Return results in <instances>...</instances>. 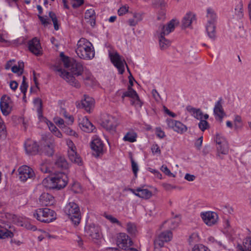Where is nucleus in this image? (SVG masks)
I'll return each instance as SVG.
<instances>
[{
	"instance_id": "nucleus-12",
	"label": "nucleus",
	"mask_w": 251,
	"mask_h": 251,
	"mask_svg": "<svg viewBox=\"0 0 251 251\" xmlns=\"http://www.w3.org/2000/svg\"><path fill=\"white\" fill-rule=\"evenodd\" d=\"M101 125L107 130L115 131L117 126V120L112 116L105 115L103 116Z\"/></svg>"
},
{
	"instance_id": "nucleus-48",
	"label": "nucleus",
	"mask_w": 251,
	"mask_h": 251,
	"mask_svg": "<svg viewBox=\"0 0 251 251\" xmlns=\"http://www.w3.org/2000/svg\"><path fill=\"white\" fill-rule=\"evenodd\" d=\"M199 127L201 131H204L209 127V124L205 119L203 120L202 119L200 120L199 123Z\"/></svg>"
},
{
	"instance_id": "nucleus-19",
	"label": "nucleus",
	"mask_w": 251,
	"mask_h": 251,
	"mask_svg": "<svg viewBox=\"0 0 251 251\" xmlns=\"http://www.w3.org/2000/svg\"><path fill=\"white\" fill-rule=\"evenodd\" d=\"M172 237V233L170 231L162 232L154 241L155 248H161L163 247L164 243L170 241Z\"/></svg>"
},
{
	"instance_id": "nucleus-28",
	"label": "nucleus",
	"mask_w": 251,
	"mask_h": 251,
	"mask_svg": "<svg viewBox=\"0 0 251 251\" xmlns=\"http://www.w3.org/2000/svg\"><path fill=\"white\" fill-rule=\"evenodd\" d=\"M195 21H196L195 14L191 12H188L183 18L182 25L184 28L189 27Z\"/></svg>"
},
{
	"instance_id": "nucleus-45",
	"label": "nucleus",
	"mask_w": 251,
	"mask_h": 251,
	"mask_svg": "<svg viewBox=\"0 0 251 251\" xmlns=\"http://www.w3.org/2000/svg\"><path fill=\"white\" fill-rule=\"evenodd\" d=\"M104 216L109 220L112 224H116L117 225L122 226V225L121 223L116 218L114 217L111 215H108L104 214Z\"/></svg>"
},
{
	"instance_id": "nucleus-33",
	"label": "nucleus",
	"mask_w": 251,
	"mask_h": 251,
	"mask_svg": "<svg viewBox=\"0 0 251 251\" xmlns=\"http://www.w3.org/2000/svg\"><path fill=\"white\" fill-rule=\"evenodd\" d=\"M68 166V163L64 157L59 156L56 158L54 163L55 168L60 169H66Z\"/></svg>"
},
{
	"instance_id": "nucleus-3",
	"label": "nucleus",
	"mask_w": 251,
	"mask_h": 251,
	"mask_svg": "<svg viewBox=\"0 0 251 251\" xmlns=\"http://www.w3.org/2000/svg\"><path fill=\"white\" fill-rule=\"evenodd\" d=\"M60 56L64 67L68 68L73 75L76 76L82 75L84 68L81 63L65 56L63 52L60 53Z\"/></svg>"
},
{
	"instance_id": "nucleus-62",
	"label": "nucleus",
	"mask_w": 251,
	"mask_h": 251,
	"mask_svg": "<svg viewBox=\"0 0 251 251\" xmlns=\"http://www.w3.org/2000/svg\"><path fill=\"white\" fill-rule=\"evenodd\" d=\"M75 241L77 242V246L81 248H83V241L82 240V239L78 236H77L76 237V239L75 240Z\"/></svg>"
},
{
	"instance_id": "nucleus-53",
	"label": "nucleus",
	"mask_w": 251,
	"mask_h": 251,
	"mask_svg": "<svg viewBox=\"0 0 251 251\" xmlns=\"http://www.w3.org/2000/svg\"><path fill=\"white\" fill-rule=\"evenodd\" d=\"M54 122L61 129H62L65 126V125L64 124V121L63 120V119H62L60 118H57L55 119Z\"/></svg>"
},
{
	"instance_id": "nucleus-21",
	"label": "nucleus",
	"mask_w": 251,
	"mask_h": 251,
	"mask_svg": "<svg viewBox=\"0 0 251 251\" xmlns=\"http://www.w3.org/2000/svg\"><path fill=\"white\" fill-rule=\"evenodd\" d=\"M166 123L169 128L178 133H182L187 131V127L179 121L169 119L166 120Z\"/></svg>"
},
{
	"instance_id": "nucleus-2",
	"label": "nucleus",
	"mask_w": 251,
	"mask_h": 251,
	"mask_svg": "<svg viewBox=\"0 0 251 251\" xmlns=\"http://www.w3.org/2000/svg\"><path fill=\"white\" fill-rule=\"evenodd\" d=\"M175 21L173 20L168 24L167 26L160 25L158 27L157 34L159 38V46L162 50L167 49L171 45L170 41L165 38L164 36L174 30L175 26Z\"/></svg>"
},
{
	"instance_id": "nucleus-9",
	"label": "nucleus",
	"mask_w": 251,
	"mask_h": 251,
	"mask_svg": "<svg viewBox=\"0 0 251 251\" xmlns=\"http://www.w3.org/2000/svg\"><path fill=\"white\" fill-rule=\"evenodd\" d=\"M54 71L58 73V75L66 80L70 85L76 87L78 88L80 87V84L76 80L75 77L70 74L68 72H66L64 69L60 68L58 67L55 66L54 67Z\"/></svg>"
},
{
	"instance_id": "nucleus-39",
	"label": "nucleus",
	"mask_w": 251,
	"mask_h": 251,
	"mask_svg": "<svg viewBox=\"0 0 251 251\" xmlns=\"http://www.w3.org/2000/svg\"><path fill=\"white\" fill-rule=\"evenodd\" d=\"M11 70L14 73H17L19 75H21L24 70V63L19 62V66H14L11 68Z\"/></svg>"
},
{
	"instance_id": "nucleus-15",
	"label": "nucleus",
	"mask_w": 251,
	"mask_h": 251,
	"mask_svg": "<svg viewBox=\"0 0 251 251\" xmlns=\"http://www.w3.org/2000/svg\"><path fill=\"white\" fill-rule=\"evenodd\" d=\"M201 217L204 223L208 226L215 225L218 220V214L212 211H206L201 213Z\"/></svg>"
},
{
	"instance_id": "nucleus-11",
	"label": "nucleus",
	"mask_w": 251,
	"mask_h": 251,
	"mask_svg": "<svg viewBox=\"0 0 251 251\" xmlns=\"http://www.w3.org/2000/svg\"><path fill=\"white\" fill-rule=\"evenodd\" d=\"M85 233L86 236L91 237L93 240H99L101 237L100 227L94 224L86 225Z\"/></svg>"
},
{
	"instance_id": "nucleus-58",
	"label": "nucleus",
	"mask_w": 251,
	"mask_h": 251,
	"mask_svg": "<svg viewBox=\"0 0 251 251\" xmlns=\"http://www.w3.org/2000/svg\"><path fill=\"white\" fill-rule=\"evenodd\" d=\"M156 134L160 138H163L165 137V133L161 130L160 128H157L156 130Z\"/></svg>"
},
{
	"instance_id": "nucleus-49",
	"label": "nucleus",
	"mask_w": 251,
	"mask_h": 251,
	"mask_svg": "<svg viewBox=\"0 0 251 251\" xmlns=\"http://www.w3.org/2000/svg\"><path fill=\"white\" fill-rule=\"evenodd\" d=\"M129 7L127 5H125L120 7L118 11V14L119 16H122L127 13L128 11Z\"/></svg>"
},
{
	"instance_id": "nucleus-59",
	"label": "nucleus",
	"mask_w": 251,
	"mask_h": 251,
	"mask_svg": "<svg viewBox=\"0 0 251 251\" xmlns=\"http://www.w3.org/2000/svg\"><path fill=\"white\" fill-rule=\"evenodd\" d=\"M161 170L166 175L172 176L173 174L171 172L170 170L167 168L166 166L163 165L161 167Z\"/></svg>"
},
{
	"instance_id": "nucleus-22",
	"label": "nucleus",
	"mask_w": 251,
	"mask_h": 251,
	"mask_svg": "<svg viewBox=\"0 0 251 251\" xmlns=\"http://www.w3.org/2000/svg\"><path fill=\"white\" fill-rule=\"evenodd\" d=\"M29 50L36 55H39L42 53V48L39 40L35 37L30 40L28 43Z\"/></svg>"
},
{
	"instance_id": "nucleus-27",
	"label": "nucleus",
	"mask_w": 251,
	"mask_h": 251,
	"mask_svg": "<svg viewBox=\"0 0 251 251\" xmlns=\"http://www.w3.org/2000/svg\"><path fill=\"white\" fill-rule=\"evenodd\" d=\"M39 201L43 206L52 205L54 203V198L49 193H43L40 197Z\"/></svg>"
},
{
	"instance_id": "nucleus-52",
	"label": "nucleus",
	"mask_w": 251,
	"mask_h": 251,
	"mask_svg": "<svg viewBox=\"0 0 251 251\" xmlns=\"http://www.w3.org/2000/svg\"><path fill=\"white\" fill-rule=\"evenodd\" d=\"M242 119L240 116L236 115L234 119V126L236 128L241 126Z\"/></svg>"
},
{
	"instance_id": "nucleus-26",
	"label": "nucleus",
	"mask_w": 251,
	"mask_h": 251,
	"mask_svg": "<svg viewBox=\"0 0 251 251\" xmlns=\"http://www.w3.org/2000/svg\"><path fill=\"white\" fill-rule=\"evenodd\" d=\"M214 115L218 117L219 120L221 122L223 118L225 116L224 109L222 106V99L220 98L219 100L215 103L214 108Z\"/></svg>"
},
{
	"instance_id": "nucleus-29",
	"label": "nucleus",
	"mask_w": 251,
	"mask_h": 251,
	"mask_svg": "<svg viewBox=\"0 0 251 251\" xmlns=\"http://www.w3.org/2000/svg\"><path fill=\"white\" fill-rule=\"evenodd\" d=\"M82 107L85 108L88 112H90L91 109L94 106V100L88 96H84V99L81 100Z\"/></svg>"
},
{
	"instance_id": "nucleus-40",
	"label": "nucleus",
	"mask_w": 251,
	"mask_h": 251,
	"mask_svg": "<svg viewBox=\"0 0 251 251\" xmlns=\"http://www.w3.org/2000/svg\"><path fill=\"white\" fill-rule=\"evenodd\" d=\"M242 251H251V236L248 237L243 242Z\"/></svg>"
},
{
	"instance_id": "nucleus-37",
	"label": "nucleus",
	"mask_w": 251,
	"mask_h": 251,
	"mask_svg": "<svg viewBox=\"0 0 251 251\" xmlns=\"http://www.w3.org/2000/svg\"><path fill=\"white\" fill-rule=\"evenodd\" d=\"M126 230L127 232L131 235H135L137 231L136 225L135 224L131 222H128L127 223Z\"/></svg>"
},
{
	"instance_id": "nucleus-16",
	"label": "nucleus",
	"mask_w": 251,
	"mask_h": 251,
	"mask_svg": "<svg viewBox=\"0 0 251 251\" xmlns=\"http://www.w3.org/2000/svg\"><path fill=\"white\" fill-rule=\"evenodd\" d=\"M125 97H129L132 99L131 100L132 105H138L140 107L142 106V103L137 92L131 86H128L127 91L123 92L122 95L123 100Z\"/></svg>"
},
{
	"instance_id": "nucleus-1",
	"label": "nucleus",
	"mask_w": 251,
	"mask_h": 251,
	"mask_svg": "<svg viewBox=\"0 0 251 251\" xmlns=\"http://www.w3.org/2000/svg\"><path fill=\"white\" fill-rule=\"evenodd\" d=\"M75 51L77 56L82 59L90 60L95 56L93 44L84 38H81L78 41Z\"/></svg>"
},
{
	"instance_id": "nucleus-23",
	"label": "nucleus",
	"mask_w": 251,
	"mask_h": 251,
	"mask_svg": "<svg viewBox=\"0 0 251 251\" xmlns=\"http://www.w3.org/2000/svg\"><path fill=\"white\" fill-rule=\"evenodd\" d=\"M25 150L27 153L36 154L39 151V146L37 143L31 140H27L25 144Z\"/></svg>"
},
{
	"instance_id": "nucleus-64",
	"label": "nucleus",
	"mask_w": 251,
	"mask_h": 251,
	"mask_svg": "<svg viewBox=\"0 0 251 251\" xmlns=\"http://www.w3.org/2000/svg\"><path fill=\"white\" fill-rule=\"evenodd\" d=\"M18 86V83L15 81H12L10 83V87L11 89L15 90L17 89Z\"/></svg>"
},
{
	"instance_id": "nucleus-34",
	"label": "nucleus",
	"mask_w": 251,
	"mask_h": 251,
	"mask_svg": "<svg viewBox=\"0 0 251 251\" xmlns=\"http://www.w3.org/2000/svg\"><path fill=\"white\" fill-rule=\"evenodd\" d=\"M42 184L45 187L48 189H56V186H55L52 176L44 179L42 181Z\"/></svg>"
},
{
	"instance_id": "nucleus-30",
	"label": "nucleus",
	"mask_w": 251,
	"mask_h": 251,
	"mask_svg": "<svg viewBox=\"0 0 251 251\" xmlns=\"http://www.w3.org/2000/svg\"><path fill=\"white\" fill-rule=\"evenodd\" d=\"M187 110L190 112L192 115L198 120H201L204 119L206 120L208 118L209 116L208 114H203V113L200 109H196L193 107H187Z\"/></svg>"
},
{
	"instance_id": "nucleus-7",
	"label": "nucleus",
	"mask_w": 251,
	"mask_h": 251,
	"mask_svg": "<svg viewBox=\"0 0 251 251\" xmlns=\"http://www.w3.org/2000/svg\"><path fill=\"white\" fill-rule=\"evenodd\" d=\"M42 153L49 156H52L54 153V140L50 135H42L41 140Z\"/></svg>"
},
{
	"instance_id": "nucleus-10",
	"label": "nucleus",
	"mask_w": 251,
	"mask_h": 251,
	"mask_svg": "<svg viewBox=\"0 0 251 251\" xmlns=\"http://www.w3.org/2000/svg\"><path fill=\"white\" fill-rule=\"evenodd\" d=\"M109 57L110 58L111 61L116 67L119 73L120 74H123L125 72V64H126V62L124 59L117 52L114 53H110Z\"/></svg>"
},
{
	"instance_id": "nucleus-46",
	"label": "nucleus",
	"mask_w": 251,
	"mask_h": 251,
	"mask_svg": "<svg viewBox=\"0 0 251 251\" xmlns=\"http://www.w3.org/2000/svg\"><path fill=\"white\" fill-rule=\"evenodd\" d=\"M192 251H210V250L202 244H197L194 246Z\"/></svg>"
},
{
	"instance_id": "nucleus-18",
	"label": "nucleus",
	"mask_w": 251,
	"mask_h": 251,
	"mask_svg": "<svg viewBox=\"0 0 251 251\" xmlns=\"http://www.w3.org/2000/svg\"><path fill=\"white\" fill-rule=\"evenodd\" d=\"M116 244L119 248L126 250L132 245V241L125 233H119L117 237Z\"/></svg>"
},
{
	"instance_id": "nucleus-63",
	"label": "nucleus",
	"mask_w": 251,
	"mask_h": 251,
	"mask_svg": "<svg viewBox=\"0 0 251 251\" xmlns=\"http://www.w3.org/2000/svg\"><path fill=\"white\" fill-rule=\"evenodd\" d=\"M27 87H28L27 84H21V85L20 86V90H21V92L25 95V94Z\"/></svg>"
},
{
	"instance_id": "nucleus-25",
	"label": "nucleus",
	"mask_w": 251,
	"mask_h": 251,
	"mask_svg": "<svg viewBox=\"0 0 251 251\" xmlns=\"http://www.w3.org/2000/svg\"><path fill=\"white\" fill-rule=\"evenodd\" d=\"M79 125L81 129L86 132H93L95 129L94 126L86 117L79 119Z\"/></svg>"
},
{
	"instance_id": "nucleus-13",
	"label": "nucleus",
	"mask_w": 251,
	"mask_h": 251,
	"mask_svg": "<svg viewBox=\"0 0 251 251\" xmlns=\"http://www.w3.org/2000/svg\"><path fill=\"white\" fill-rule=\"evenodd\" d=\"M13 102L11 98L7 96L1 97L0 102V108L2 113L4 116L8 115L12 111Z\"/></svg>"
},
{
	"instance_id": "nucleus-24",
	"label": "nucleus",
	"mask_w": 251,
	"mask_h": 251,
	"mask_svg": "<svg viewBox=\"0 0 251 251\" xmlns=\"http://www.w3.org/2000/svg\"><path fill=\"white\" fill-rule=\"evenodd\" d=\"M68 157L69 159L75 163L81 165L82 163L81 159L76 151V147L75 145L71 147H68Z\"/></svg>"
},
{
	"instance_id": "nucleus-61",
	"label": "nucleus",
	"mask_w": 251,
	"mask_h": 251,
	"mask_svg": "<svg viewBox=\"0 0 251 251\" xmlns=\"http://www.w3.org/2000/svg\"><path fill=\"white\" fill-rule=\"evenodd\" d=\"M185 179L189 181H193L195 178V176L189 174H186L184 177Z\"/></svg>"
},
{
	"instance_id": "nucleus-6",
	"label": "nucleus",
	"mask_w": 251,
	"mask_h": 251,
	"mask_svg": "<svg viewBox=\"0 0 251 251\" xmlns=\"http://www.w3.org/2000/svg\"><path fill=\"white\" fill-rule=\"evenodd\" d=\"M33 216L41 222L50 223L56 219L55 212L49 208H39L33 213Z\"/></svg>"
},
{
	"instance_id": "nucleus-47",
	"label": "nucleus",
	"mask_w": 251,
	"mask_h": 251,
	"mask_svg": "<svg viewBox=\"0 0 251 251\" xmlns=\"http://www.w3.org/2000/svg\"><path fill=\"white\" fill-rule=\"evenodd\" d=\"M200 240L199 235L197 232H194L189 237V242L190 244L198 242Z\"/></svg>"
},
{
	"instance_id": "nucleus-35",
	"label": "nucleus",
	"mask_w": 251,
	"mask_h": 251,
	"mask_svg": "<svg viewBox=\"0 0 251 251\" xmlns=\"http://www.w3.org/2000/svg\"><path fill=\"white\" fill-rule=\"evenodd\" d=\"M137 136V134L134 131H129L124 136L123 140L133 143L136 141Z\"/></svg>"
},
{
	"instance_id": "nucleus-43",
	"label": "nucleus",
	"mask_w": 251,
	"mask_h": 251,
	"mask_svg": "<svg viewBox=\"0 0 251 251\" xmlns=\"http://www.w3.org/2000/svg\"><path fill=\"white\" fill-rule=\"evenodd\" d=\"M215 141L217 145L223 144L224 147L226 149V142H227V141L223 136L217 134L216 136Z\"/></svg>"
},
{
	"instance_id": "nucleus-60",
	"label": "nucleus",
	"mask_w": 251,
	"mask_h": 251,
	"mask_svg": "<svg viewBox=\"0 0 251 251\" xmlns=\"http://www.w3.org/2000/svg\"><path fill=\"white\" fill-rule=\"evenodd\" d=\"M41 171L44 173H49L50 172V169L46 165L43 164L41 165Z\"/></svg>"
},
{
	"instance_id": "nucleus-4",
	"label": "nucleus",
	"mask_w": 251,
	"mask_h": 251,
	"mask_svg": "<svg viewBox=\"0 0 251 251\" xmlns=\"http://www.w3.org/2000/svg\"><path fill=\"white\" fill-rule=\"evenodd\" d=\"M207 23L206 30L208 37L212 40H215L216 37V23L217 15L214 10L211 8L206 9Z\"/></svg>"
},
{
	"instance_id": "nucleus-57",
	"label": "nucleus",
	"mask_w": 251,
	"mask_h": 251,
	"mask_svg": "<svg viewBox=\"0 0 251 251\" xmlns=\"http://www.w3.org/2000/svg\"><path fill=\"white\" fill-rule=\"evenodd\" d=\"M151 94L153 97L156 100L158 101L160 100L161 98L160 95L156 89H153L152 90Z\"/></svg>"
},
{
	"instance_id": "nucleus-55",
	"label": "nucleus",
	"mask_w": 251,
	"mask_h": 251,
	"mask_svg": "<svg viewBox=\"0 0 251 251\" xmlns=\"http://www.w3.org/2000/svg\"><path fill=\"white\" fill-rule=\"evenodd\" d=\"M151 151L153 153L159 154L161 153V151L159 146L157 144L153 145L151 147Z\"/></svg>"
},
{
	"instance_id": "nucleus-51",
	"label": "nucleus",
	"mask_w": 251,
	"mask_h": 251,
	"mask_svg": "<svg viewBox=\"0 0 251 251\" xmlns=\"http://www.w3.org/2000/svg\"><path fill=\"white\" fill-rule=\"evenodd\" d=\"M131 166L132 171L135 175V176H137V172L138 171V167L137 164L134 161L133 158L131 159Z\"/></svg>"
},
{
	"instance_id": "nucleus-56",
	"label": "nucleus",
	"mask_w": 251,
	"mask_h": 251,
	"mask_svg": "<svg viewBox=\"0 0 251 251\" xmlns=\"http://www.w3.org/2000/svg\"><path fill=\"white\" fill-rule=\"evenodd\" d=\"M202 136L200 137L199 138L197 139V140L196 141L195 143V146L199 150H200L201 147L202 145Z\"/></svg>"
},
{
	"instance_id": "nucleus-41",
	"label": "nucleus",
	"mask_w": 251,
	"mask_h": 251,
	"mask_svg": "<svg viewBox=\"0 0 251 251\" xmlns=\"http://www.w3.org/2000/svg\"><path fill=\"white\" fill-rule=\"evenodd\" d=\"M235 13L237 15V18L241 19L243 17V4L240 2L235 8Z\"/></svg>"
},
{
	"instance_id": "nucleus-20",
	"label": "nucleus",
	"mask_w": 251,
	"mask_h": 251,
	"mask_svg": "<svg viewBox=\"0 0 251 251\" xmlns=\"http://www.w3.org/2000/svg\"><path fill=\"white\" fill-rule=\"evenodd\" d=\"M91 147L93 151V154L99 156L102 153L103 151V144L101 140L97 136H94L91 143Z\"/></svg>"
},
{
	"instance_id": "nucleus-31",
	"label": "nucleus",
	"mask_w": 251,
	"mask_h": 251,
	"mask_svg": "<svg viewBox=\"0 0 251 251\" xmlns=\"http://www.w3.org/2000/svg\"><path fill=\"white\" fill-rule=\"evenodd\" d=\"M85 19L88 20L91 26H94L96 24V15L95 10L93 9H88L85 13Z\"/></svg>"
},
{
	"instance_id": "nucleus-14",
	"label": "nucleus",
	"mask_w": 251,
	"mask_h": 251,
	"mask_svg": "<svg viewBox=\"0 0 251 251\" xmlns=\"http://www.w3.org/2000/svg\"><path fill=\"white\" fill-rule=\"evenodd\" d=\"M19 176L20 180L25 181L27 179H31L35 177V173L32 168L24 165L20 167L18 169Z\"/></svg>"
},
{
	"instance_id": "nucleus-38",
	"label": "nucleus",
	"mask_w": 251,
	"mask_h": 251,
	"mask_svg": "<svg viewBox=\"0 0 251 251\" xmlns=\"http://www.w3.org/2000/svg\"><path fill=\"white\" fill-rule=\"evenodd\" d=\"M13 234L12 232L6 228L0 229V239H4L9 237H12Z\"/></svg>"
},
{
	"instance_id": "nucleus-36",
	"label": "nucleus",
	"mask_w": 251,
	"mask_h": 251,
	"mask_svg": "<svg viewBox=\"0 0 251 251\" xmlns=\"http://www.w3.org/2000/svg\"><path fill=\"white\" fill-rule=\"evenodd\" d=\"M226 149L224 147L223 144L217 146V154L221 157L220 154H227L228 152V144L227 142H226Z\"/></svg>"
},
{
	"instance_id": "nucleus-32",
	"label": "nucleus",
	"mask_w": 251,
	"mask_h": 251,
	"mask_svg": "<svg viewBox=\"0 0 251 251\" xmlns=\"http://www.w3.org/2000/svg\"><path fill=\"white\" fill-rule=\"evenodd\" d=\"M138 194L136 196L145 200H148L152 197V192L147 189L139 187L137 188Z\"/></svg>"
},
{
	"instance_id": "nucleus-8",
	"label": "nucleus",
	"mask_w": 251,
	"mask_h": 251,
	"mask_svg": "<svg viewBox=\"0 0 251 251\" xmlns=\"http://www.w3.org/2000/svg\"><path fill=\"white\" fill-rule=\"evenodd\" d=\"M34 104L36 108L38 117L40 121L45 122L47 124L50 131L52 133L56 131L58 128L54 126V125L52 122L49 121L43 115L42 102L41 100L39 98H36L34 99Z\"/></svg>"
},
{
	"instance_id": "nucleus-54",
	"label": "nucleus",
	"mask_w": 251,
	"mask_h": 251,
	"mask_svg": "<svg viewBox=\"0 0 251 251\" xmlns=\"http://www.w3.org/2000/svg\"><path fill=\"white\" fill-rule=\"evenodd\" d=\"M38 18L41 22L42 24L44 26H47L49 24H50L49 19L47 17L39 16Z\"/></svg>"
},
{
	"instance_id": "nucleus-44",
	"label": "nucleus",
	"mask_w": 251,
	"mask_h": 251,
	"mask_svg": "<svg viewBox=\"0 0 251 251\" xmlns=\"http://www.w3.org/2000/svg\"><path fill=\"white\" fill-rule=\"evenodd\" d=\"M63 131L68 135L73 136L75 137H77V133L71 128L66 126L62 129Z\"/></svg>"
},
{
	"instance_id": "nucleus-42",
	"label": "nucleus",
	"mask_w": 251,
	"mask_h": 251,
	"mask_svg": "<svg viewBox=\"0 0 251 251\" xmlns=\"http://www.w3.org/2000/svg\"><path fill=\"white\" fill-rule=\"evenodd\" d=\"M49 15L53 22L54 29L55 30H58L59 25L58 24V20L55 14L53 12L50 11L49 13Z\"/></svg>"
},
{
	"instance_id": "nucleus-50",
	"label": "nucleus",
	"mask_w": 251,
	"mask_h": 251,
	"mask_svg": "<svg viewBox=\"0 0 251 251\" xmlns=\"http://www.w3.org/2000/svg\"><path fill=\"white\" fill-rule=\"evenodd\" d=\"M72 5L73 8H76L79 7L84 3L83 0H71Z\"/></svg>"
},
{
	"instance_id": "nucleus-17",
	"label": "nucleus",
	"mask_w": 251,
	"mask_h": 251,
	"mask_svg": "<svg viewBox=\"0 0 251 251\" xmlns=\"http://www.w3.org/2000/svg\"><path fill=\"white\" fill-rule=\"evenodd\" d=\"M52 177L56 186V189L59 190L65 187L68 183V177L64 173H55Z\"/></svg>"
},
{
	"instance_id": "nucleus-5",
	"label": "nucleus",
	"mask_w": 251,
	"mask_h": 251,
	"mask_svg": "<svg viewBox=\"0 0 251 251\" xmlns=\"http://www.w3.org/2000/svg\"><path fill=\"white\" fill-rule=\"evenodd\" d=\"M64 212L67 215L72 223L77 226L81 220L80 208L77 204L74 202H70L64 208Z\"/></svg>"
}]
</instances>
